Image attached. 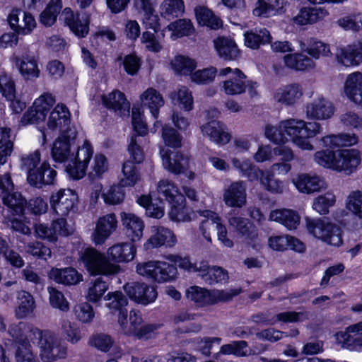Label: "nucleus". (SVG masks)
Segmentation results:
<instances>
[{
    "mask_svg": "<svg viewBox=\"0 0 362 362\" xmlns=\"http://www.w3.org/2000/svg\"><path fill=\"white\" fill-rule=\"evenodd\" d=\"M11 59L24 80L33 81L40 76L37 59L29 51H25L21 55L14 54Z\"/></svg>",
    "mask_w": 362,
    "mask_h": 362,
    "instance_id": "9",
    "label": "nucleus"
},
{
    "mask_svg": "<svg viewBox=\"0 0 362 362\" xmlns=\"http://www.w3.org/2000/svg\"><path fill=\"white\" fill-rule=\"evenodd\" d=\"M335 57L337 62L344 66H356L362 62V39L337 49Z\"/></svg>",
    "mask_w": 362,
    "mask_h": 362,
    "instance_id": "13",
    "label": "nucleus"
},
{
    "mask_svg": "<svg viewBox=\"0 0 362 362\" xmlns=\"http://www.w3.org/2000/svg\"><path fill=\"white\" fill-rule=\"evenodd\" d=\"M136 247L132 243H117L107 250L110 259L115 262L132 261L136 254Z\"/></svg>",
    "mask_w": 362,
    "mask_h": 362,
    "instance_id": "31",
    "label": "nucleus"
},
{
    "mask_svg": "<svg viewBox=\"0 0 362 362\" xmlns=\"http://www.w3.org/2000/svg\"><path fill=\"white\" fill-rule=\"evenodd\" d=\"M176 237L170 229L160 226L156 233L149 239V244L152 247H157L165 245L168 247L173 246L176 243Z\"/></svg>",
    "mask_w": 362,
    "mask_h": 362,
    "instance_id": "44",
    "label": "nucleus"
},
{
    "mask_svg": "<svg viewBox=\"0 0 362 362\" xmlns=\"http://www.w3.org/2000/svg\"><path fill=\"white\" fill-rule=\"evenodd\" d=\"M268 245L270 248L276 251H284L288 249L298 252H304V244L298 239L288 235H272L268 239Z\"/></svg>",
    "mask_w": 362,
    "mask_h": 362,
    "instance_id": "26",
    "label": "nucleus"
},
{
    "mask_svg": "<svg viewBox=\"0 0 362 362\" xmlns=\"http://www.w3.org/2000/svg\"><path fill=\"white\" fill-rule=\"evenodd\" d=\"M306 52L316 59L331 54L329 45L315 38L308 40Z\"/></svg>",
    "mask_w": 362,
    "mask_h": 362,
    "instance_id": "51",
    "label": "nucleus"
},
{
    "mask_svg": "<svg viewBox=\"0 0 362 362\" xmlns=\"http://www.w3.org/2000/svg\"><path fill=\"white\" fill-rule=\"evenodd\" d=\"M281 0H258L253 10L254 15L261 17H269L274 15L280 8Z\"/></svg>",
    "mask_w": 362,
    "mask_h": 362,
    "instance_id": "50",
    "label": "nucleus"
},
{
    "mask_svg": "<svg viewBox=\"0 0 362 362\" xmlns=\"http://www.w3.org/2000/svg\"><path fill=\"white\" fill-rule=\"evenodd\" d=\"M320 142L325 147L334 148L354 145L358 142V138L354 134H331L322 137Z\"/></svg>",
    "mask_w": 362,
    "mask_h": 362,
    "instance_id": "38",
    "label": "nucleus"
},
{
    "mask_svg": "<svg viewBox=\"0 0 362 362\" xmlns=\"http://www.w3.org/2000/svg\"><path fill=\"white\" fill-rule=\"evenodd\" d=\"M107 289V283L104 281L103 277H98L90 283L88 291L87 298L90 301L96 303L102 298Z\"/></svg>",
    "mask_w": 362,
    "mask_h": 362,
    "instance_id": "54",
    "label": "nucleus"
},
{
    "mask_svg": "<svg viewBox=\"0 0 362 362\" xmlns=\"http://www.w3.org/2000/svg\"><path fill=\"white\" fill-rule=\"evenodd\" d=\"M200 216L206 218L199 226V230L204 238L209 243H211V235L216 229V223L221 221L217 214L210 210L199 211Z\"/></svg>",
    "mask_w": 362,
    "mask_h": 362,
    "instance_id": "39",
    "label": "nucleus"
},
{
    "mask_svg": "<svg viewBox=\"0 0 362 362\" xmlns=\"http://www.w3.org/2000/svg\"><path fill=\"white\" fill-rule=\"evenodd\" d=\"M121 218L125 233L131 241L140 240L144 227L142 220L134 214L126 212L121 214Z\"/></svg>",
    "mask_w": 362,
    "mask_h": 362,
    "instance_id": "25",
    "label": "nucleus"
},
{
    "mask_svg": "<svg viewBox=\"0 0 362 362\" xmlns=\"http://www.w3.org/2000/svg\"><path fill=\"white\" fill-rule=\"evenodd\" d=\"M184 195H177L175 200L171 203L170 210L168 212L170 219L175 222H187L191 220L190 213L185 205Z\"/></svg>",
    "mask_w": 362,
    "mask_h": 362,
    "instance_id": "36",
    "label": "nucleus"
},
{
    "mask_svg": "<svg viewBox=\"0 0 362 362\" xmlns=\"http://www.w3.org/2000/svg\"><path fill=\"white\" fill-rule=\"evenodd\" d=\"M29 341L37 342L40 349V356L44 362H52L64 358L67 355L66 346L62 344L61 340L49 330H40L29 324L25 341Z\"/></svg>",
    "mask_w": 362,
    "mask_h": 362,
    "instance_id": "1",
    "label": "nucleus"
},
{
    "mask_svg": "<svg viewBox=\"0 0 362 362\" xmlns=\"http://www.w3.org/2000/svg\"><path fill=\"white\" fill-rule=\"evenodd\" d=\"M344 92L351 102L362 107V72L355 71L346 76Z\"/></svg>",
    "mask_w": 362,
    "mask_h": 362,
    "instance_id": "22",
    "label": "nucleus"
},
{
    "mask_svg": "<svg viewBox=\"0 0 362 362\" xmlns=\"http://www.w3.org/2000/svg\"><path fill=\"white\" fill-rule=\"evenodd\" d=\"M169 30L173 32V35L180 37L189 35L192 33L194 28L192 22L187 19H179L168 25Z\"/></svg>",
    "mask_w": 362,
    "mask_h": 362,
    "instance_id": "60",
    "label": "nucleus"
},
{
    "mask_svg": "<svg viewBox=\"0 0 362 362\" xmlns=\"http://www.w3.org/2000/svg\"><path fill=\"white\" fill-rule=\"evenodd\" d=\"M70 112L67 107L64 104H58L50 112L47 125L51 130H59L60 133H63L75 129L70 127Z\"/></svg>",
    "mask_w": 362,
    "mask_h": 362,
    "instance_id": "19",
    "label": "nucleus"
},
{
    "mask_svg": "<svg viewBox=\"0 0 362 362\" xmlns=\"http://www.w3.org/2000/svg\"><path fill=\"white\" fill-rule=\"evenodd\" d=\"M81 259L90 275H112L117 274L120 269L118 265L110 263L104 255L94 248H87Z\"/></svg>",
    "mask_w": 362,
    "mask_h": 362,
    "instance_id": "4",
    "label": "nucleus"
},
{
    "mask_svg": "<svg viewBox=\"0 0 362 362\" xmlns=\"http://www.w3.org/2000/svg\"><path fill=\"white\" fill-rule=\"evenodd\" d=\"M56 176V170L45 161L37 168V170L31 173L28 182L33 186L41 188L43 185L54 184Z\"/></svg>",
    "mask_w": 362,
    "mask_h": 362,
    "instance_id": "27",
    "label": "nucleus"
},
{
    "mask_svg": "<svg viewBox=\"0 0 362 362\" xmlns=\"http://www.w3.org/2000/svg\"><path fill=\"white\" fill-rule=\"evenodd\" d=\"M297 189L303 193L311 194L327 187L325 181L317 175H300L295 181Z\"/></svg>",
    "mask_w": 362,
    "mask_h": 362,
    "instance_id": "29",
    "label": "nucleus"
},
{
    "mask_svg": "<svg viewBox=\"0 0 362 362\" xmlns=\"http://www.w3.org/2000/svg\"><path fill=\"white\" fill-rule=\"evenodd\" d=\"M361 161V154L357 150H338L336 151L335 170L350 175L356 170Z\"/></svg>",
    "mask_w": 362,
    "mask_h": 362,
    "instance_id": "15",
    "label": "nucleus"
},
{
    "mask_svg": "<svg viewBox=\"0 0 362 362\" xmlns=\"http://www.w3.org/2000/svg\"><path fill=\"white\" fill-rule=\"evenodd\" d=\"M117 219L115 214L110 213L100 217L92 233L91 239L95 245H103L117 230Z\"/></svg>",
    "mask_w": 362,
    "mask_h": 362,
    "instance_id": "10",
    "label": "nucleus"
},
{
    "mask_svg": "<svg viewBox=\"0 0 362 362\" xmlns=\"http://www.w3.org/2000/svg\"><path fill=\"white\" fill-rule=\"evenodd\" d=\"M20 303L16 310V315L23 319L31 314L35 308V300L33 296L27 291H22L18 294Z\"/></svg>",
    "mask_w": 362,
    "mask_h": 362,
    "instance_id": "47",
    "label": "nucleus"
},
{
    "mask_svg": "<svg viewBox=\"0 0 362 362\" xmlns=\"http://www.w3.org/2000/svg\"><path fill=\"white\" fill-rule=\"evenodd\" d=\"M285 65L291 69L304 71L315 66L312 59L301 53L288 54L284 57Z\"/></svg>",
    "mask_w": 362,
    "mask_h": 362,
    "instance_id": "41",
    "label": "nucleus"
},
{
    "mask_svg": "<svg viewBox=\"0 0 362 362\" xmlns=\"http://www.w3.org/2000/svg\"><path fill=\"white\" fill-rule=\"evenodd\" d=\"M260 183L272 193L281 194L284 189L283 182L274 179V175L270 173L262 172L260 175Z\"/></svg>",
    "mask_w": 362,
    "mask_h": 362,
    "instance_id": "59",
    "label": "nucleus"
},
{
    "mask_svg": "<svg viewBox=\"0 0 362 362\" xmlns=\"http://www.w3.org/2000/svg\"><path fill=\"white\" fill-rule=\"evenodd\" d=\"M103 104L109 110H113L119 116L128 115L130 104L125 95L118 90L102 95Z\"/></svg>",
    "mask_w": 362,
    "mask_h": 362,
    "instance_id": "23",
    "label": "nucleus"
},
{
    "mask_svg": "<svg viewBox=\"0 0 362 362\" xmlns=\"http://www.w3.org/2000/svg\"><path fill=\"white\" fill-rule=\"evenodd\" d=\"M334 112L333 103L323 97L314 99L305 106L306 117L309 119L327 120L332 117Z\"/></svg>",
    "mask_w": 362,
    "mask_h": 362,
    "instance_id": "12",
    "label": "nucleus"
},
{
    "mask_svg": "<svg viewBox=\"0 0 362 362\" xmlns=\"http://www.w3.org/2000/svg\"><path fill=\"white\" fill-rule=\"evenodd\" d=\"M170 151L162 148L160 154L163 165L165 169L172 173L178 175L185 173L189 168V158L180 152L170 153Z\"/></svg>",
    "mask_w": 362,
    "mask_h": 362,
    "instance_id": "18",
    "label": "nucleus"
},
{
    "mask_svg": "<svg viewBox=\"0 0 362 362\" xmlns=\"http://www.w3.org/2000/svg\"><path fill=\"white\" fill-rule=\"evenodd\" d=\"M55 102V98L51 93L42 94L35 100L33 106L24 113L21 119V124L27 125L43 122Z\"/></svg>",
    "mask_w": 362,
    "mask_h": 362,
    "instance_id": "5",
    "label": "nucleus"
},
{
    "mask_svg": "<svg viewBox=\"0 0 362 362\" xmlns=\"http://www.w3.org/2000/svg\"><path fill=\"white\" fill-rule=\"evenodd\" d=\"M77 132L71 129L68 132L60 133L53 144L51 154L54 161L63 163L73 156L71 147L75 144Z\"/></svg>",
    "mask_w": 362,
    "mask_h": 362,
    "instance_id": "7",
    "label": "nucleus"
},
{
    "mask_svg": "<svg viewBox=\"0 0 362 362\" xmlns=\"http://www.w3.org/2000/svg\"><path fill=\"white\" fill-rule=\"evenodd\" d=\"M64 23L77 36L83 37L89 30V16L86 13L74 14L70 8H65L62 13Z\"/></svg>",
    "mask_w": 362,
    "mask_h": 362,
    "instance_id": "16",
    "label": "nucleus"
},
{
    "mask_svg": "<svg viewBox=\"0 0 362 362\" xmlns=\"http://www.w3.org/2000/svg\"><path fill=\"white\" fill-rule=\"evenodd\" d=\"M303 95V89L298 83H290L278 88L273 93L274 103L286 107L295 105Z\"/></svg>",
    "mask_w": 362,
    "mask_h": 362,
    "instance_id": "14",
    "label": "nucleus"
},
{
    "mask_svg": "<svg viewBox=\"0 0 362 362\" xmlns=\"http://www.w3.org/2000/svg\"><path fill=\"white\" fill-rule=\"evenodd\" d=\"M347 209L356 216L362 218V192L359 190L351 192L347 197Z\"/></svg>",
    "mask_w": 362,
    "mask_h": 362,
    "instance_id": "64",
    "label": "nucleus"
},
{
    "mask_svg": "<svg viewBox=\"0 0 362 362\" xmlns=\"http://www.w3.org/2000/svg\"><path fill=\"white\" fill-rule=\"evenodd\" d=\"M247 346V342L245 341H233L230 344L221 346L219 353L225 355L233 354L238 357H244L249 354L246 350Z\"/></svg>",
    "mask_w": 362,
    "mask_h": 362,
    "instance_id": "58",
    "label": "nucleus"
},
{
    "mask_svg": "<svg viewBox=\"0 0 362 362\" xmlns=\"http://www.w3.org/2000/svg\"><path fill=\"white\" fill-rule=\"evenodd\" d=\"M62 334L64 338L71 344L78 343L81 339V334L79 328L76 325L64 320L62 325Z\"/></svg>",
    "mask_w": 362,
    "mask_h": 362,
    "instance_id": "63",
    "label": "nucleus"
},
{
    "mask_svg": "<svg viewBox=\"0 0 362 362\" xmlns=\"http://www.w3.org/2000/svg\"><path fill=\"white\" fill-rule=\"evenodd\" d=\"M40 152L37 150L29 154H25L21 156V167L27 173V180L30 178L31 173L37 170V166L41 160Z\"/></svg>",
    "mask_w": 362,
    "mask_h": 362,
    "instance_id": "53",
    "label": "nucleus"
},
{
    "mask_svg": "<svg viewBox=\"0 0 362 362\" xmlns=\"http://www.w3.org/2000/svg\"><path fill=\"white\" fill-rule=\"evenodd\" d=\"M233 166L238 169L250 181L257 180L263 171L252 164L250 160H240L236 158H233Z\"/></svg>",
    "mask_w": 362,
    "mask_h": 362,
    "instance_id": "48",
    "label": "nucleus"
},
{
    "mask_svg": "<svg viewBox=\"0 0 362 362\" xmlns=\"http://www.w3.org/2000/svg\"><path fill=\"white\" fill-rule=\"evenodd\" d=\"M184 12L185 4L182 0H164L160 6L161 16L168 20L177 18Z\"/></svg>",
    "mask_w": 362,
    "mask_h": 362,
    "instance_id": "45",
    "label": "nucleus"
},
{
    "mask_svg": "<svg viewBox=\"0 0 362 362\" xmlns=\"http://www.w3.org/2000/svg\"><path fill=\"white\" fill-rule=\"evenodd\" d=\"M124 190L120 185H112L102 194L104 202L110 205L122 203L124 201Z\"/></svg>",
    "mask_w": 362,
    "mask_h": 362,
    "instance_id": "57",
    "label": "nucleus"
},
{
    "mask_svg": "<svg viewBox=\"0 0 362 362\" xmlns=\"http://www.w3.org/2000/svg\"><path fill=\"white\" fill-rule=\"evenodd\" d=\"M77 194L71 189H60L50 197V205L54 211L61 216H68L76 208Z\"/></svg>",
    "mask_w": 362,
    "mask_h": 362,
    "instance_id": "8",
    "label": "nucleus"
},
{
    "mask_svg": "<svg viewBox=\"0 0 362 362\" xmlns=\"http://www.w3.org/2000/svg\"><path fill=\"white\" fill-rule=\"evenodd\" d=\"M141 100L144 105L147 106L154 118H157L159 114V109L164 105L162 95L156 90L148 88L141 95Z\"/></svg>",
    "mask_w": 362,
    "mask_h": 362,
    "instance_id": "40",
    "label": "nucleus"
},
{
    "mask_svg": "<svg viewBox=\"0 0 362 362\" xmlns=\"http://www.w3.org/2000/svg\"><path fill=\"white\" fill-rule=\"evenodd\" d=\"M335 202V196L331 193H327L315 198L313 208L320 214H327L329 212V208L332 206Z\"/></svg>",
    "mask_w": 362,
    "mask_h": 362,
    "instance_id": "61",
    "label": "nucleus"
},
{
    "mask_svg": "<svg viewBox=\"0 0 362 362\" xmlns=\"http://www.w3.org/2000/svg\"><path fill=\"white\" fill-rule=\"evenodd\" d=\"M8 21L11 29L17 35H28L36 26V21L33 16L25 12L11 13L8 17Z\"/></svg>",
    "mask_w": 362,
    "mask_h": 362,
    "instance_id": "21",
    "label": "nucleus"
},
{
    "mask_svg": "<svg viewBox=\"0 0 362 362\" xmlns=\"http://www.w3.org/2000/svg\"><path fill=\"white\" fill-rule=\"evenodd\" d=\"M171 66L173 69L179 74L188 75L197 67L196 62L185 56L178 55L171 61Z\"/></svg>",
    "mask_w": 362,
    "mask_h": 362,
    "instance_id": "49",
    "label": "nucleus"
},
{
    "mask_svg": "<svg viewBox=\"0 0 362 362\" xmlns=\"http://www.w3.org/2000/svg\"><path fill=\"white\" fill-rule=\"evenodd\" d=\"M228 224L248 243L254 241L258 236L256 227L247 218L235 216H229Z\"/></svg>",
    "mask_w": 362,
    "mask_h": 362,
    "instance_id": "24",
    "label": "nucleus"
},
{
    "mask_svg": "<svg viewBox=\"0 0 362 362\" xmlns=\"http://www.w3.org/2000/svg\"><path fill=\"white\" fill-rule=\"evenodd\" d=\"M123 177L119 180L122 187H132L140 179L134 164L132 161H127L122 166Z\"/></svg>",
    "mask_w": 362,
    "mask_h": 362,
    "instance_id": "52",
    "label": "nucleus"
},
{
    "mask_svg": "<svg viewBox=\"0 0 362 362\" xmlns=\"http://www.w3.org/2000/svg\"><path fill=\"white\" fill-rule=\"evenodd\" d=\"M194 13L200 25L208 26L214 30L218 29L222 25L221 20L206 6H198L195 7Z\"/></svg>",
    "mask_w": 362,
    "mask_h": 362,
    "instance_id": "43",
    "label": "nucleus"
},
{
    "mask_svg": "<svg viewBox=\"0 0 362 362\" xmlns=\"http://www.w3.org/2000/svg\"><path fill=\"white\" fill-rule=\"evenodd\" d=\"M201 276L208 284L225 282L228 278L227 271L218 267H211L208 273L201 274Z\"/></svg>",
    "mask_w": 362,
    "mask_h": 362,
    "instance_id": "62",
    "label": "nucleus"
},
{
    "mask_svg": "<svg viewBox=\"0 0 362 362\" xmlns=\"http://www.w3.org/2000/svg\"><path fill=\"white\" fill-rule=\"evenodd\" d=\"M328 15V11L322 7H304L293 20L298 25H305L322 21Z\"/></svg>",
    "mask_w": 362,
    "mask_h": 362,
    "instance_id": "28",
    "label": "nucleus"
},
{
    "mask_svg": "<svg viewBox=\"0 0 362 362\" xmlns=\"http://www.w3.org/2000/svg\"><path fill=\"white\" fill-rule=\"evenodd\" d=\"M29 329V324L25 322H20L17 324H11L8 332L10 336L19 344V346L30 344V342L25 341V334Z\"/></svg>",
    "mask_w": 362,
    "mask_h": 362,
    "instance_id": "56",
    "label": "nucleus"
},
{
    "mask_svg": "<svg viewBox=\"0 0 362 362\" xmlns=\"http://www.w3.org/2000/svg\"><path fill=\"white\" fill-rule=\"evenodd\" d=\"M11 191L1 193L4 204L7 206L11 213L13 215H21L23 214L26 200L19 192H13Z\"/></svg>",
    "mask_w": 362,
    "mask_h": 362,
    "instance_id": "42",
    "label": "nucleus"
},
{
    "mask_svg": "<svg viewBox=\"0 0 362 362\" xmlns=\"http://www.w3.org/2000/svg\"><path fill=\"white\" fill-rule=\"evenodd\" d=\"M245 45L249 48L257 49L261 45L271 42L272 37L266 28L255 29L244 34Z\"/></svg>",
    "mask_w": 362,
    "mask_h": 362,
    "instance_id": "34",
    "label": "nucleus"
},
{
    "mask_svg": "<svg viewBox=\"0 0 362 362\" xmlns=\"http://www.w3.org/2000/svg\"><path fill=\"white\" fill-rule=\"evenodd\" d=\"M305 225L308 233L315 238L334 246L342 243L340 228L327 220L305 218Z\"/></svg>",
    "mask_w": 362,
    "mask_h": 362,
    "instance_id": "3",
    "label": "nucleus"
},
{
    "mask_svg": "<svg viewBox=\"0 0 362 362\" xmlns=\"http://www.w3.org/2000/svg\"><path fill=\"white\" fill-rule=\"evenodd\" d=\"M269 219L282 224L288 230H293L299 225L300 217L293 210L283 209L272 211Z\"/></svg>",
    "mask_w": 362,
    "mask_h": 362,
    "instance_id": "33",
    "label": "nucleus"
},
{
    "mask_svg": "<svg viewBox=\"0 0 362 362\" xmlns=\"http://www.w3.org/2000/svg\"><path fill=\"white\" fill-rule=\"evenodd\" d=\"M234 76L225 81L221 86V90L227 95H238L246 90V83L244 79L246 76L239 69H234Z\"/></svg>",
    "mask_w": 362,
    "mask_h": 362,
    "instance_id": "37",
    "label": "nucleus"
},
{
    "mask_svg": "<svg viewBox=\"0 0 362 362\" xmlns=\"http://www.w3.org/2000/svg\"><path fill=\"white\" fill-rule=\"evenodd\" d=\"M280 127L296 146L308 151L313 150V146L308 139L322 132V125L318 122H305L293 118L281 121Z\"/></svg>",
    "mask_w": 362,
    "mask_h": 362,
    "instance_id": "2",
    "label": "nucleus"
},
{
    "mask_svg": "<svg viewBox=\"0 0 362 362\" xmlns=\"http://www.w3.org/2000/svg\"><path fill=\"white\" fill-rule=\"evenodd\" d=\"M105 300L107 301L105 306L109 310L110 313L117 314L118 324L119 326L125 327L128 314L127 308L128 300L126 296L121 291H115L108 293L105 297Z\"/></svg>",
    "mask_w": 362,
    "mask_h": 362,
    "instance_id": "17",
    "label": "nucleus"
},
{
    "mask_svg": "<svg viewBox=\"0 0 362 362\" xmlns=\"http://www.w3.org/2000/svg\"><path fill=\"white\" fill-rule=\"evenodd\" d=\"M202 132L210 139L218 144H226L230 141V135L226 133L221 124L216 120H212L202 127Z\"/></svg>",
    "mask_w": 362,
    "mask_h": 362,
    "instance_id": "35",
    "label": "nucleus"
},
{
    "mask_svg": "<svg viewBox=\"0 0 362 362\" xmlns=\"http://www.w3.org/2000/svg\"><path fill=\"white\" fill-rule=\"evenodd\" d=\"M49 276L57 283L66 286L76 285L83 280L82 275L72 267L52 269Z\"/></svg>",
    "mask_w": 362,
    "mask_h": 362,
    "instance_id": "32",
    "label": "nucleus"
},
{
    "mask_svg": "<svg viewBox=\"0 0 362 362\" xmlns=\"http://www.w3.org/2000/svg\"><path fill=\"white\" fill-rule=\"evenodd\" d=\"M157 190L160 194L165 197L168 203L175 201L177 195H183L179 192L177 187L168 179L161 180L158 182Z\"/></svg>",
    "mask_w": 362,
    "mask_h": 362,
    "instance_id": "55",
    "label": "nucleus"
},
{
    "mask_svg": "<svg viewBox=\"0 0 362 362\" xmlns=\"http://www.w3.org/2000/svg\"><path fill=\"white\" fill-rule=\"evenodd\" d=\"M214 47L218 56L225 60H235L240 56V51L233 40L218 37L214 40Z\"/></svg>",
    "mask_w": 362,
    "mask_h": 362,
    "instance_id": "30",
    "label": "nucleus"
},
{
    "mask_svg": "<svg viewBox=\"0 0 362 362\" xmlns=\"http://www.w3.org/2000/svg\"><path fill=\"white\" fill-rule=\"evenodd\" d=\"M246 185L243 181L232 182L223 194L224 203L230 207L242 208L246 204Z\"/></svg>",
    "mask_w": 362,
    "mask_h": 362,
    "instance_id": "20",
    "label": "nucleus"
},
{
    "mask_svg": "<svg viewBox=\"0 0 362 362\" xmlns=\"http://www.w3.org/2000/svg\"><path fill=\"white\" fill-rule=\"evenodd\" d=\"M124 290L132 300L142 305L153 303L157 297L155 288L145 283H127L124 286Z\"/></svg>",
    "mask_w": 362,
    "mask_h": 362,
    "instance_id": "11",
    "label": "nucleus"
},
{
    "mask_svg": "<svg viewBox=\"0 0 362 362\" xmlns=\"http://www.w3.org/2000/svg\"><path fill=\"white\" fill-rule=\"evenodd\" d=\"M93 153L91 146L88 142H85L82 146L78 148L76 154H73L70 163L66 166V171L71 177L74 179H81L86 175Z\"/></svg>",
    "mask_w": 362,
    "mask_h": 362,
    "instance_id": "6",
    "label": "nucleus"
},
{
    "mask_svg": "<svg viewBox=\"0 0 362 362\" xmlns=\"http://www.w3.org/2000/svg\"><path fill=\"white\" fill-rule=\"evenodd\" d=\"M61 0H51L40 16V22L45 26L52 25L62 9Z\"/></svg>",
    "mask_w": 362,
    "mask_h": 362,
    "instance_id": "46",
    "label": "nucleus"
}]
</instances>
